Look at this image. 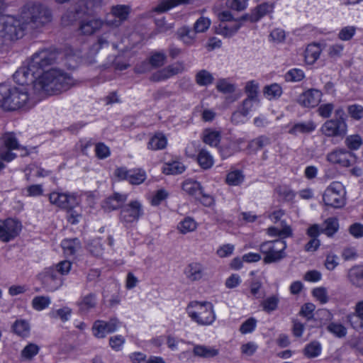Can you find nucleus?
Here are the masks:
<instances>
[{"label": "nucleus", "mask_w": 363, "mask_h": 363, "mask_svg": "<svg viewBox=\"0 0 363 363\" xmlns=\"http://www.w3.org/2000/svg\"><path fill=\"white\" fill-rule=\"evenodd\" d=\"M74 79L58 69H50L40 75L34 85V90L40 95L57 94L74 85Z\"/></svg>", "instance_id": "f257e3e1"}, {"label": "nucleus", "mask_w": 363, "mask_h": 363, "mask_svg": "<svg viewBox=\"0 0 363 363\" xmlns=\"http://www.w3.org/2000/svg\"><path fill=\"white\" fill-rule=\"evenodd\" d=\"M6 8L4 1L0 0V43L8 46L22 38L27 29L21 18L4 16Z\"/></svg>", "instance_id": "f03ea898"}, {"label": "nucleus", "mask_w": 363, "mask_h": 363, "mask_svg": "<svg viewBox=\"0 0 363 363\" xmlns=\"http://www.w3.org/2000/svg\"><path fill=\"white\" fill-rule=\"evenodd\" d=\"M26 29H35L44 26L52 20V11L39 3H28L22 9L20 14Z\"/></svg>", "instance_id": "7ed1b4c3"}, {"label": "nucleus", "mask_w": 363, "mask_h": 363, "mask_svg": "<svg viewBox=\"0 0 363 363\" xmlns=\"http://www.w3.org/2000/svg\"><path fill=\"white\" fill-rule=\"evenodd\" d=\"M0 106L5 110L13 111L22 107L33 106L28 91L24 87H11L6 84L0 86Z\"/></svg>", "instance_id": "20e7f679"}, {"label": "nucleus", "mask_w": 363, "mask_h": 363, "mask_svg": "<svg viewBox=\"0 0 363 363\" xmlns=\"http://www.w3.org/2000/svg\"><path fill=\"white\" fill-rule=\"evenodd\" d=\"M186 311L191 320L199 325H211L216 318L213 305L208 301H191Z\"/></svg>", "instance_id": "39448f33"}, {"label": "nucleus", "mask_w": 363, "mask_h": 363, "mask_svg": "<svg viewBox=\"0 0 363 363\" xmlns=\"http://www.w3.org/2000/svg\"><path fill=\"white\" fill-rule=\"evenodd\" d=\"M286 242L282 239L267 241L260 245V252L264 255L265 263H273L280 261L286 257Z\"/></svg>", "instance_id": "423d86ee"}, {"label": "nucleus", "mask_w": 363, "mask_h": 363, "mask_svg": "<svg viewBox=\"0 0 363 363\" xmlns=\"http://www.w3.org/2000/svg\"><path fill=\"white\" fill-rule=\"evenodd\" d=\"M57 52L50 48L42 49L35 52L30 59L29 62L37 72L42 75L45 72V69L48 67L53 65L57 60Z\"/></svg>", "instance_id": "0eeeda50"}, {"label": "nucleus", "mask_w": 363, "mask_h": 363, "mask_svg": "<svg viewBox=\"0 0 363 363\" xmlns=\"http://www.w3.org/2000/svg\"><path fill=\"white\" fill-rule=\"evenodd\" d=\"M16 135L13 132H7L0 137V158L6 162H11L17 155L13 150L21 149Z\"/></svg>", "instance_id": "6e6552de"}, {"label": "nucleus", "mask_w": 363, "mask_h": 363, "mask_svg": "<svg viewBox=\"0 0 363 363\" xmlns=\"http://www.w3.org/2000/svg\"><path fill=\"white\" fill-rule=\"evenodd\" d=\"M108 45V42L107 39L104 36H101L99 38L97 42L91 45L87 53L82 55L81 50H74L72 48H69L66 50L65 55L67 60L77 61L79 58H83L85 62L91 65L96 62L94 57L99 50Z\"/></svg>", "instance_id": "1a4fd4ad"}, {"label": "nucleus", "mask_w": 363, "mask_h": 363, "mask_svg": "<svg viewBox=\"0 0 363 363\" xmlns=\"http://www.w3.org/2000/svg\"><path fill=\"white\" fill-rule=\"evenodd\" d=\"M345 194L342 184L333 182L324 191L323 200L326 206L341 208L345 204Z\"/></svg>", "instance_id": "9d476101"}, {"label": "nucleus", "mask_w": 363, "mask_h": 363, "mask_svg": "<svg viewBox=\"0 0 363 363\" xmlns=\"http://www.w3.org/2000/svg\"><path fill=\"white\" fill-rule=\"evenodd\" d=\"M130 11V7L128 5L112 6L109 13L106 15L104 24L111 28H118L128 20Z\"/></svg>", "instance_id": "9b49d317"}, {"label": "nucleus", "mask_w": 363, "mask_h": 363, "mask_svg": "<svg viewBox=\"0 0 363 363\" xmlns=\"http://www.w3.org/2000/svg\"><path fill=\"white\" fill-rule=\"evenodd\" d=\"M143 215V209L140 201L135 200L123 206L120 213V220L125 223H132Z\"/></svg>", "instance_id": "f8f14e48"}, {"label": "nucleus", "mask_w": 363, "mask_h": 363, "mask_svg": "<svg viewBox=\"0 0 363 363\" xmlns=\"http://www.w3.org/2000/svg\"><path fill=\"white\" fill-rule=\"evenodd\" d=\"M326 159L331 164L345 167L352 166L357 160L354 153L343 148H337L329 152Z\"/></svg>", "instance_id": "ddd939ff"}, {"label": "nucleus", "mask_w": 363, "mask_h": 363, "mask_svg": "<svg viewBox=\"0 0 363 363\" xmlns=\"http://www.w3.org/2000/svg\"><path fill=\"white\" fill-rule=\"evenodd\" d=\"M49 201L52 205L64 210L79 203L77 196L68 192L53 191L49 194Z\"/></svg>", "instance_id": "4468645a"}, {"label": "nucleus", "mask_w": 363, "mask_h": 363, "mask_svg": "<svg viewBox=\"0 0 363 363\" xmlns=\"http://www.w3.org/2000/svg\"><path fill=\"white\" fill-rule=\"evenodd\" d=\"M21 230V224L12 218L0 220V240L9 242L16 238Z\"/></svg>", "instance_id": "2eb2a0df"}, {"label": "nucleus", "mask_w": 363, "mask_h": 363, "mask_svg": "<svg viewBox=\"0 0 363 363\" xmlns=\"http://www.w3.org/2000/svg\"><path fill=\"white\" fill-rule=\"evenodd\" d=\"M40 75L37 71L31 67L30 63L28 62L26 66L21 67L14 74L13 79L16 83L21 85H28L33 84L38 80Z\"/></svg>", "instance_id": "dca6fc26"}, {"label": "nucleus", "mask_w": 363, "mask_h": 363, "mask_svg": "<svg viewBox=\"0 0 363 363\" xmlns=\"http://www.w3.org/2000/svg\"><path fill=\"white\" fill-rule=\"evenodd\" d=\"M119 323L117 318H111L108 321L97 320L92 326L93 335L97 338H104L108 333L115 332Z\"/></svg>", "instance_id": "f3484780"}, {"label": "nucleus", "mask_w": 363, "mask_h": 363, "mask_svg": "<svg viewBox=\"0 0 363 363\" xmlns=\"http://www.w3.org/2000/svg\"><path fill=\"white\" fill-rule=\"evenodd\" d=\"M43 284L48 291H55L63 284V279L54 268L45 269L43 274Z\"/></svg>", "instance_id": "a211bd4d"}, {"label": "nucleus", "mask_w": 363, "mask_h": 363, "mask_svg": "<svg viewBox=\"0 0 363 363\" xmlns=\"http://www.w3.org/2000/svg\"><path fill=\"white\" fill-rule=\"evenodd\" d=\"M184 70V66L183 63L177 62L153 73L150 77V80L152 82L164 81L174 75L183 72Z\"/></svg>", "instance_id": "6ab92c4d"}, {"label": "nucleus", "mask_w": 363, "mask_h": 363, "mask_svg": "<svg viewBox=\"0 0 363 363\" xmlns=\"http://www.w3.org/2000/svg\"><path fill=\"white\" fill-rule=\"evenodd\" d=\"M322 94L315 89H311L301 94L297 102L303 107H314L320 101Z\"/></svg>", "instance_id": "aec40b11"}, {"label": "nucleus", "mask_w": 363, "mask_h": 363, "mask_svg": "<svg viewBox=\"0 0 363 363\" xmlns=\"http://www.w3.org/2000/svg\"><path fill=\"white\" fill-rule=\"evenodd\" d=\"M218 18L223 22L231 21L233 16L230 11H225L218 14ZM240 23L236 21L230 22V23L228 25H220V33L223 35L229 37L235 33L240 28Z\"/></svg>", "instance_id": "412c9836"}, {"label": "nucleus", "mask_w": 363, "mask_h": 363, "mask_svg": "<svg viewBox=\"0 0 363 363\" xmlns=\"http://www.w3.org/2000/svg\"><path fill=\"white\" fill-rule=\"evenodd\" d=\"M321 130L328 137L340 135L345 133V123L340 119L329 120L323 124Z\"/></svg>", "instance_id": "4be33fe9"}, {"label": "nucleus", "mask_w": 363, "mask_h": 363, "mask_svg": "<svg viewBox=\"0 0 363 363\" xmlns=\"http://www.w3.org/2000/svg\"><path fill=\"white\" fill-rule=\"evenodd\" d=\"M104 24L100 18H87L82 20L79 23V30L83 35H90L99 30Z\"/></svg>", "instance_id": "5701e85b"}, {"label": "nucleus", "mask_w": 363, "mask_h": 363, "mask_svg": "<svg viewBox=\"0 0 363 363\" xmlns=\"http://www.w3.org/2000/svg\"><path fill=\"white\" fill-rule=\"evenodd\" d=\"M128 195L114 193L103 202L102 207L106 211H111L123 207V204L127 201Z\"/></svg>", "instance_id": "b1692460"}, {"label": "nucleus", "mask_w": 363, "mask_h": 363, "mask_svg": "<svg viewBox=\"0 0 363 363\" xmlns=\"http://www.w3.org/2000/svg\"><path fill=\"white\" fill-rule=\"evenodd\" d=\"M184 274L191 281H199L205 274V267L200 262H191L186 267Z\"/></svg>", "instance_id": "393cba45"}, {"label": "nucleus", "mask_w": 363, "mask_h": 363, "mask_svg": "<svg viewBox=\"0 0 363 363\" xmlns=\"http://www.w3.org/2000/svg\"><path fill=\"white\" fill-rule=\"evenodd\" d=\"M192 353L199 358L211 359L219 354V350L213 346L193 344Z\"/></svg>", "instance_id": "a878e982"}, {"label": "nucleus", "mask_w": 363, "mask_h": 363, "mask_svg": "<svg viewBox=\"0 0 363 363\" xmlns=\"http://www.w3.org/2000/svg\"><path fill=\"white\" fill-rule=\"evenodd\" d=\"M347 320L354 329L363 328V301L356 303L354 311L347 315Z\"/></svg>", "instance_id": "bb28decb"}, {"label": "nucleus", "mask_w": 363, "mask_h": 363, "mask_svg": "<svg viewBox=\"0 0 363 363\" xmlns=\"http://www.w3.org/2000/svg\"><path fill=\"white\" fill-rule=\"evenodd\" d=\"M102 5V0H80L75 8L76 14H91Z\"/></svg>", "instance_id": "cd10ccee"}, {"label": "nucleus", "mask_w": 363, "mask_h": 363, "mask_svg": "<svg viewBox=\"0 0 363 363\" xmlns=\"http://www.w3.org/2000/svg\"><path fill=\"white\" fill-rule=\"evenodd\" d=\"M258 102V99H254L251 98H246L243 101L241 106L239 107L238 110L234 112L232 115V121L238 123L239 121V117L240 116L245 117L247 116L250 112L252 110L253 106L255 103Z\"/></svg>", "instance_id": "c85d7f7f"}, {"label": "nucleus", "mask_w": 363, "mask_h": 363, "mask_svg": "<svg viewBox=\"0 0 363 363\" xmlns=\"http://www.w3.org/2000/svg\"><path fill=\"white\" fill-rule=\"evenodd\" d=\"M197 33L194 28L187 26L180 28L177 32L178 38L187 45H191L195 43Z\"/></svg>", "instance_id": "c756f323"}, {"label": "nucleus", "mask_w": 363, "mask_h": 363, "mask_svg": "<svg viewBox=\"0 0 363 363\" xmlns=\"http://www.w3.org/2000/svg\"><path fill=\"white\" fill-rule=\"evenodd\" d=\"M347 278L353 286L363 288V266L352 267L348 271Z\"/></svg>", "instance_id": "7c9ffc66"}, {"label": "nucleus", "mask_w": 363, "mask_h": 363, "mask_svg": "<svg viewBox=\"0 0 363 363\" xmlns=\"http://www.w3.org/2000/svg\"><path fill=\"white\" fill-rule=\"evenodd\" d=\"M77 306L81 312L87 313L91 309L96 306V296L95 294L90 293L84 296L77 302Z\"/></svg>", "instance_id": "2f4dec72"}, {"label": "nucleus", "mask_w": 363, "mask_h": 363, "mask_svg": "<svg viewBox=\"0 0 363 363\" xmlns=\"http://www.w3.org/2000/svg\"><path fill=\"white\" fill-rule=\"evenodd\" d=\"M191 2V0H160L154 11L157 13H164L179 5L189 4Z\"/></svg>", "instance_id": "473e14b6"}, {"label": "nucleus", "mask_w": 363, "mask_h": 363, "mask_svg": "<svg viewBox=\"0 0 363 363\" xmlns=\"http://www.w3.org/2000/svg\"><path fill=\"white\" fill-rule=\"evenodd\" d=\"M186 170V166L179 160H172L164 163L162 172L165 174H179Z\"/></svg>", "instance_id": "72a5a7b5"}, {"label": "nucleus", "mask_w": 363, "mask_h": 363, "mask_svg": "<svg viewBox=\"0 0 363 363\" xmlns=\"http://www.w3.org/2000/svg\"><path fill=\"white\" fill-rule=\"evenodd\" d=\"M221 135L219 131L206 129L203 132V142L211 147H217L220 142Z\"/></svg>", "instance_id": "f704fd0d"}, {"label": "nucleus", "mask_w": 363, "mask_h": 363, "mask_svg": "<svg viewBox=\"0 0 363 363\" xmlns=\"http://www.w3.org/2000/svg\"><path fill=\"white\" fill-rule=\"evenodd\" d=\"M196 159L199 166L203 169H210L214 164L213 157L204 148L199 150Z\"/></svg>", "instance_id": "c9c22d12"}, {"label": "nucleus", "mask_w": 363, "mask_h": 363, "mask_svg": "<svg viewBox=\"0 0 363 363\" xmlns=\"http://www.w3.org/2000/svg\"><path fill=\"white\" fill-rule=\"evenodd\" d=\"M65 254L73 255L78 252L81 248V242L77 238L65 239L61 243Z\"/></svg>", "instance_id": "e433bc0d"}, {"label": "nucleus", "mask_w": 363, "mask_h": 363, "mask_svg": "<svg viewBox=\"0 0 363 363\" xmlns=\"http://www.w3.org/2000/svg\"><path fill=\"white\" fill-rule=\"evenodd\" d=\"M315 124L311 121L298 123L291 128L289 133L293 135L309 133L313 131L315 129Z\"/></svg>", "instance_id": "4c0bfd02"}, {"label": "nucleus", "mask_w": 363, "mask_h": 363, "mask_svg": "<svg viewBox=\"0 0 363 363\" xmlns=\"http://www.w3.org/2000/svg\"><path fill=\"white\" fill-rule=\"evenodd\" d=\"M167 144L166 137L162 133H158L150 138L147 148L151 150H163L166 147Z\"/></svg>", "instance_id": "58836bf2"}, {"label": "nucleus", "mask_w": 363, "mask_h": 363, "mask_svg": "<svg viewBox=\"0 0 363 363\" xmlns=\"http://www.w3.org/2000/svg\"><path fill=\"white\" fill-rule=\"evenodd\" d=\"M273 6L267 3L259 5L252 12L249 19L252 22L258 21L261 18L272 11Z\"/></svg>", "instance_id": "ea45409f"}, {"label": "nucleus", "mask_w": 363, "mask_h": 363, "mask_svg": "<svg viewBox=\"0 0 363 363\" xmlns=\"http://www.w3.org/2000/svg\"><path fill=\"white\" fill-rule=\"evenodd\" d=\"M182 189L188 194L199 199L202 194V187L199 182L192 180H186L182 184Z\"/></svg>", "instance_id": "a19ab883"}, {"label": "nucleus", "mask_w": 363, "mask_h": 363, "mask_svg": "<svg viewBox=\"0 0 363 363\" xmlns=\"http://www.w3.org/2000/svg\"><path fill=\"white\" fill-rule=\"evenodd\" d=\"M271 140L269 138L261 135L257 138L252 140L247 145V148L250 152H255L264 147L270 145Z\"/></svg>", "instance_id": "79ce46f5"}, {"label": "nucleus", "mask_w": 363, "mask_h": 363, "mask_svg": "<svg viewBox=\"0 0 363 363\" xmlns=\"http://www.w3.org/2000/svg\"><path fill=\"white\" fill-rule=\"evenodd\" d=\"M321 228L322 233L328 237H332L338 230V220L335 218H329L323 222Z\"/></svg>", "instance_id": "37998d69"}, {"label": "nucleus", "mask_w": 363, "mask_h": 363, "mask_svg": "<svg viewBox=\"0 0 363 363\" xmlns=\"http://www.w3.org/2000/svg\"><path fill=\"white\" fill-rule=\"evenodd\" d=\"M321 52L320 48L316 44L308 45L305 51V60L307 63L313 64L319 57Z\"/></svg>", "instance_id": "c03bdc74"}, {"label": "nucleus", "mask_w": 363, "mask_h": 363, "mask_svg": "<svg viewBox=\"0 0 363 363\" xmlns=\"http://www.w3.org/2000/svg\"><path fill=\"white\" fill-rule=\"evenodd\" d=\"M267 233L270 236H278L281 238H286L292 235V230L289 225H284L281 228L270 227L267 229Z\"/></svg>", "instance_id": "a18cd8bd"}, {"label": "nucleus", "mask_w": 363, "mask_h": 363, "mask_svg": "<svg viewBox=\"0 0 363 363\" xmlns=\"http://www.w3.org/2000/svg\"><path fill=\"white\" fill-rule=\"evenodd\" d=\"M40 347L34 343L28 344L21 351V356L24 360H31L39 352Z\"/></svg>", "instance_id": "49530a36"}, {"label": "nucleus", "mask_w": 363, "mask_h": 363, "mask_svg": "<svg viewBox=\"0 0 363 363\" xmlns=\"http://www.w3.org/2000/svg\"><path fill=\"white\" fill-rule=\"evenodd\" d=\"M13 332L19 336H27L30 331L29 323L24 320H16L12 326Z\"/></svg>", "instance_id": "de8ad7c7"}, {"label": "nucleus", "mask_w": 363, "mask_h": 363, "mask_svg": "<svg viewBox=\"0 0 363 363\" xmlns=\"http://www.w3.org/2000/svg\"><path fill=\"white\" fill-rule=\"evenodd\" d=\"M177 229L181 233L186 234L196 229V223L194 219L187 217L179 222L177 226Z\"/></svg>", "instance_id": "09e8293b"}, {"label": "nucleus", "mask_w": 363, "mask_h": 363, "mask_svg": "<svg viewBox=\"0 0 363 363\" xmlns=\"http://www.w3.org/2000/svg\"><path fill=\"white\" fill-rule=\"evenodd\" d=\"M67 212V220L72 225L79 223V219L82 218V209L77 206H71L65 209Z\"/></svg>", "instance_id": "8fccbe9b"}, {"label": "nucleus", "mask_w": 363, "mask_h": 363, "mask_svg": "<svg viewBox=\"0 0 363 363\" xmlns=\"http://www.w3.org/2000/svg\"><path fill=\"white\" fill-rule=\"evenodd\" d=\"M51 303L49 296H38L33 298L32 301V306L36 311H42L49 306Z\"/></svg>", "instance_id": "3c124183"}, {"label": "nucleus", "mask_w": 363, "mask_h": 363, "mask_svg": "<svg viewBox=\"0 0 363 363\" xmlns=\"http://www.w3.org/2000/svg\"><path fill=\"white\" fill-rule=\"evenodd\" d=\"M321 352V345L317 341H313L307 345L304 349V354L308 358L318 357Z\"/></svg>", "instance_id": "603ef678"}, {"label": "nucleus", "mask_w": 363, "mask_h": 363, "mask_svg": "<svg viewBox=\"0 0 363 363\" xmlns=\"http://www.w3.org/2000/svg\"><path fill=\"white\" fill-rule=\"evenodd\" d=\"M225 180L229 185L238 186L243 182L244 176L241 171L234 170L227 174Z\"/></svg>", "instance_id": "864d4df0"}, {"label": "nucleus", "mask_w": 363, "mask_h": 363, "mask_svg": "<svg viewBox=\"0 0 363 363\" xmlns=\"http://www.w3.org/2000/svg\"><path fill=\"white\" fill-rule=\"evenodd\" d=\"M146 179L145 171L142 169H133L128 177V182L133 185H138L143 183Z\"/></svg>", "instance_id": "5fc2aeb1"}, {"label": "nucleus", "mask_w": 363, "mask_h": 363, "mask_svg": "<svg viewBox=\"0 0 363 363\" xmlns=\"http://www.w3.org/2000/svg\"><path fill=\"white\" fill-rule=\"evenodd\" d=\"M167 56L163 52H153L149 58L150 65L153 67H160L164 65Z\"/></svg>", "instance_id": "6e6d98bb"}, {"label": "nucleus", "mask_w": 363, "mask_h": 363, "mask_svg": "<svg viewBox=\"0 0 363 363\" xmlns=\"http://www.w3.org/2000/svg\"><path fill=\"white\" fill-rule=\"evenodd\" d=\"M213 80L212 74L205 69L199 71L196 75V83L201 86H207L211 84Z\"/></svg>", "instance_id": "4d7b16f0"}, {"label": "nucleus", "mask_w": 363, "mask_h": 363, "mask_svg": "<svg viewBox=\"0 0 363 363\" xmlns=\"http://www.w3.org/2000/svg\"><path fill=\"white\" fill-rule=\"evenodd\" d=\"M242 140L239 139L236 141L230 142L227 146L223 147L220 148V152L221 156L223 158H226L231 155H233L235 152L239 150L238 145L242 143Z\"/></svg>", "instance_id": "13d9d810"}, {"label": "nucleus", "mask_w": 363, "mask_h": 363, "mask_svg": "<svg viewBox=\"0 0 363 363\" xmlns=\"http://www.w3.org/2000/svg\"><path fill=\"white\" fill-rule=\"evenodd\" d=\"M281 94L282 89L277 84H273L264 88V94L270 100L279 98Z\"/></svg>", "instance_id": "bf43d9fd"}, {"label": "nucleus", "mask_w": 363, "mask_h": 363, "mask_svg": "<svg viewBox=\"0 0 363 363\" xmlns=\"http://www.w3.org/2000/svg\"><path fill=\"white\" fill-rule=\"evenodd\" d=\"M327 329L330 333L340 338L345 337L347 334L346 328L340 323H330L327 326Z\"/></svg>", "instance_id": "052dcab7"}, {"label": "nucleus", "mask_w": 363, "mask_h": 363, "mask_svg": "<svg viewBox=\"0 0 363 363\" xmlns=\"http://www.w3.org/2000/svg\"><path fill=\"white\" fill-rule=\"evenodd\" d=\"M312 294L314 298L318 301L321 304H325L328 302L329 296L328 291L325 287H317L312 291Z\"/></svg>", "instance_id": "680f3d73"}, {"label": "nucleus", "mask_w": 363, "mask_h": 363, "mask_svg": "<svg viewBox=\"0 0 363 363\" xmlns=\"http://www.w3.org/2000/svg\"><path fill=\"white\" fill-rule=\"evenodd\" d=\"M211 21L206 17L201 16L195 22L194 25V29L198 33H204L211 26Z\"/></svg>", "instance_id": "e2e57ef3"}, {"label": "nucleus", "mask_w": 363, "mask_h": 363, "mask_svg": "<svg viewBox=\"0 0 363 363\" xmlns=\"http://www.w3.org/2000/svg\"><path fill=\"white\" fill-rule=\"evenodd\" d=\"M345 143L349 149L354 150L360 147L362 140L358 135H352L346 138Z\"/></svg>", "instance_id": "0e129e2a"}, {"label": "nucleus", "mask_w": 363, "mask_h": 363, "mask_svg": "<svg viewBox=\"0 0 363 363\" xmlns=\"http://www.w3.org/2000/svg\"><path fill=\"white\" fill-rule=\"evenodd\" d=\"M55 271L61 276L67 275L72 268V263L67 260H63L53 267Z\"/></svg>", "instance_id": "69168bd1"}, {"label": "nucleus", "mask_w": 363, "mask_h": 363, "mask_svg": "<svg viewBox=\"0 0 363 363\" xmlns=\"http://www.w3.org/2000/svg\"><path fill=\"white\" fill-rule=\"evenodd\" d=\"M304 78V73L300 69H292L286 74V79L290 82H300Z\"/></svg>", "instance_id": "338daca9"}, {"label": "nucleus", "mask_w": 363, "mask_h": 363, "mask_svg": "<svg viewBox=\"0 0 363 363\" xmlns=\"http://www.w3.org/2000/svg\"><path fill=\"white\" fill-rule=\"evenodd\" d=\"M279 298L276 296H272L267 298L262 303V306L264 311L271 312L277 308Z\"/></svg>", "instance_id": "774afa93"}]
</instances>
